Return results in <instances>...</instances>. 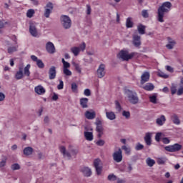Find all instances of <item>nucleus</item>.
<instances>
[{
  "mask_svg": "<svg viewBox=\"0 0 183 183\" xmlns=\"http://www.w3.org/2000/svg\"><path fill=\"white\" fill-rule=\"evenodd\" d=\"M146 28L147 27L145 26H144L142 24H139L137 26V31H138L139 34L140 35H144Z\"/></svg>",
  "mask_w": 183,
  "mask_h": 183,
  "instance_id": "26",
  "label": "nucleus"
},
{
  "mask_svg": "<svg viewBox=\"0 0 183 183\" xmlns=\"http://www.w3.org/2000/svg\"><path fill=\"white\" fill-rule=\"evenodd\" d=\"M164 149L165 151H167V152H178V151H181L182 149V145L176 143L173 145L166 146Z\"/></svg>",
  "mask_w": 183,
  "mask_h": 183,
  "instance_id": "9",
  "label": "nucleus"
},
{
  "mask_svg": "<svg viewBox=\"0 0 183 183\" xmlns=\"http://www.w3.org/2000/svg\"><path fill=\"white\" fill-rule=\"evenodd\" d=\"M137 53L132 52L129 54V51L128 49H122L118 54L119 58L122 59V61H129V59H132L133 57L137 55Z\"/></svg>",
  "mask_w": 183,
  "mask_h": 183,
  "instance_id": "4",
  "label": "nucleus"
},
{
  "mask_svg": "<svg viewBox=\"0 0 183 183\" xmlns=\"http://www.w3.org/2000/svg\"><path fill=\"white\" fill-rule=\"evenodd\" d=\"M84 97H91V90L89 89H86L84 91Z\"/></svg>",
  "mask_w": 183,
  "mask_h": 183,
  "instance_id": "51",
  "label": "nucleus"
},
{
  "mask_svg": "<svg viewBox=\"0 0 183 183\" xmlns=\"http://www.w3.org/2000/svg\"><path fill=\"white\" fill-rule=\"evenodd\" d=\"M60 152H61V154H63L64 158H66L67 159H71V157H75V155L78 154V149L70 147L69 152H66L65 147L61 146L60 147Z\"/></svg>",
  "mask_w": 183,
  "mask_h": 183,
  "instance_id": "3",
  "label": "nucleus"
},
{
  "mask_svg": "<svg viewBox=\"0 0 183 183\" xmlns=\"http://www.w3.org/2000/svg\"><path fill=\"white\" fill-rule=\"evenodd\" d=\"M84 138L86 139V141H93L94 134L91 132H84Z\"/></svg>",
  "mask_w": 183,
  "mask_h": 183,
  "instance_id": "24",
  "label": "nucleus"
},
{
  "mask_svg": "<svg viewBox=\"0 0 183 183\" xmlns=\"http://www.w3.org/2000/svg\"><path fill=\"white\" fill-rule=\"evenodd\" d=\"M88 101L89 99L86 97H83L80 99L79 102L81 108H88Z\"/></svg>",
  "mask_w": 183,
  "mask_h": 183,
  "instance_id": "23",
  "label": "nucleus"
},
{
  "mask_svg": "<svg viewBox=\"0 0 183 183\" xmlns=\"http://www.w3.org/2000/svg\"><path fill=\"white\" fill-rule=\"evenodd\" d=\"M34 92L37 95H44L45 94L46 91L44 86L42 85H38L34 88Z\"/></svg>",
  "mask_w": 183,
  "mask_h": 183,
  "instance_id": "19",
  "label": "nucleus"
},
{
  "mask_svg": "<svg viewBox=\"0 0 183 183\" xmlns=\"http://www.w3.org/2000/svg\"><path fill=\"white\" fill-rule=\"evenodd\" d=\"M122 115L126 118V119H129V118H131V113L128 111L124 110L122 112Z\"/></svg>",
  "mask_w": 183,
  "mask_h": 183,
  "instance_id": "38",
  "label": "nucleus"
},
{
  "mask_svg": "<svg viewBox=\"0 0 183 183\" xmlns=\"http://www.w3.org/2000/svg\"><path fill=\"white\" fill-rule=\"evenodd\" d=\"M125 95L130 104H132L133 105H137L138 102H139V97H138V94L137 92L127 89L125 91Z\"/></svg>",
  "mask_w": 183,
  "mask_h": 183,
  "instance_id": "2",
  "label": "nucleus"
},
{
  "mask_svg": "<svg viewBox=\"0 0 183 183\" xmlns=\"http://www.w3.org/2000/svg\"><path fill=\"white\" fill-rule=\"evenodd\" d=\"M35 14V10L31 9H29L26 12V16L27 18H32L34 16V14Z\"/></svg>",
  "mask_w": 183,
  "mask_h": 183,
  "instance_id": "35",
  "label": "nucleus"
},
{
  "mask_svg": "<svg viewBox=\"0 0 183 183\" xmlns=\"http://www.w3.org/2000/svg\"><path fill=\"white\" fill-rule=\"evenodd\" d=\"M149 101L152 102V104H157V94L150 95Z\"/></svg>",
  "mask_w": 183,
  "mask_h": 183,
  "instance_id": "41",
  "label": "nucleus"
},
{
  "mask_svg": "<svg viewBox=\"0 0 183 183\" xmlns=\"http://www.w3.org/2000/svg\"><path fill=\"white\" fill-rule=\"evenodd\" d=\"M177 94L179 96L183 94V85H180V87L177 90Z\"/></svg>",
  "mask_w": 183,
  "mask_h": 183,
  "instance_id": "54",
  "label": "nucleus"
},
{
  "mask_svg": "<svg viewBox=\"0 0 183 183\" xmlns=\"http://www.w3.org/2000/svg\"><path fill=\"white\" fill-rule=\"evenodd\" d=\"M60 22L64 29H69L72 26V20L69 16L61 15L60 16Z\"/></svg>",
  "mask_w": 183,
  "mask_h": 183,
  "instance_id": "5",
  "label": "nucleus"
},
{
  "mask_svg": "<svg viewBox=\"0 0 183 183\" xmlns=\"http://www.w3.org/2000/svg\"><path fill=\"white\" fill-rule=\"evenodd\" d=\"M61 62L63 64V69H67L71 68V64L69 62L65 61L64 59H61Z\"/></svg>",
  "mask_w": 183,
  "mask_h": 183,
  "instance_id": "31",
  "label": "nucleus"
},
{
  "mask_svg": "<svg viewBox=\"0 0 183 183\" xmlns=\"http://www.w3.org/2000/svg\"><path fill=\"white\" fill-rule=\"evenodd\" d=\"M71 91L76 94L78 92V85L76 83L74 82L71 84Z\"/></svg>",
  "mask_w": 183,
  "mask_h": 183,
  "instance_id": "37",
  "label": "nucleus"
},
{
  "mask_svg": "<svg viewBox=\"0 0 183 183\" xmlns=\"http://www.w3.org/2000/svg\"><path fill=\"white\" fill-rule=\"evenodd\" d=\"M126 26L127 28H132V26H134V22H132V19L131 17L127 19Z\"/></svg>",
  "mask_w": 183,
  "mask_h": 183,
  "instance_id": "29",
  "label": "nucleus"
},
{
  "mask_svg": "<svg viewBox=\"0 0 183 183\" xmlns=\"http://www.w3.org/2000/svg\"><path fill=\"white\" fill-rule=\"evenodd\" d=\"M18 51V46H10L8 48L9 54H13V52H16Z\"/></svg>",
  "mask_w": 183,
  "mask_h": 183,
  "instance_id": "34",
  "label": "nucleus"
},
{
  "mask_svg": "<svg viewBox=\"0 0 183 183\" xmlns=\"http://www.w3.org/2000/svg\"><path fill=\"white\" fill-rule=\"evenodd\" d=\"M73 65L78 74H82V68H81V66L76 63H73Z\"/></svg>",
  "mask_w": 183,
  "mask_h": 183,
  "instance_id": "33",
  "label": "nucleus"
},
{
  "mask_svg": "<svg viewBox=\"0 0 183 183\" xmlns=\"http://www.w3.org/2000/svg\"><path fill=\"white\" fill-rule=\"evenodd\" d=\"M84 117L86 119H95V117H97V113H95V111L94 110L86 111Z\"/></svg>",
  "mask_w": 183,
  "mask_h": 183,
  "instance_id": "17",
  "label": "nucleus"
},
{
  "mask_svg": "<svg viewBox=\"0 0 183 183\" xmlns=\"http://www.w3.org/2000/svg\"><path fill=\"white\" fill-rule=\"evenodd\" d=\"M165 121H167L165 116L161 115V125H164V124H165Z\"/></svg>",
  "mask_w": 183,
  "mask_h": 183,
  "instance_id": "61",
  "label": "nucleus"
},
{
  "mask_svg": "<svg viewBox=\"0 0 183 183\" xmlns=\"http://www.w3.org/2000/svg\"><path fill=\"white\" fill-rule=\"evenodd\" d=\"M63 74L66 75V76H71V75H72V71L69 69H63Z\"/></svg>",
  "mask_w": 183,
  "mask_h": 183,
  "instance_id": "39",
  "label": "nucleus"
},
{
  "mask_svg": "<svg viewBox=\"0 0 183 183\" xmlns=\"http://www.w3.org/2000/svg\"><path fill=\"white\" fill-rule=\"evenodd\" d=\"M56 77V68L52 66L49 70V79H55Z\"/></svg>",
  "mask_w": 183,
  "mask_h": 183,
  "instance_id": "16",
  "label": "nucleus"
},
{
  "mask_svg": "<svg viewBox=\"0 0 183 183\" xmlns=\"http://www.w3.org/2000/svg\"><path fill=\"white\" fill-rule=\"evenodd\" d=\"M46 51L48 52V54H55L56 52V50L55 49V45H54V43L49 41L46 44Z\"/></svg>",
  "mask_w": 183,
  "mask_h": 183,
  "instance_id": "13",
  "label": "nucleus"
},
{
  "mask_svg": "<svg viewBox=\"0 0 183 183\" xmlns=\"http://www.w3.org/2000/svg\"><path fill=\"white\" fill-rule=\"evenodd\" d=\"M166 69L171 74L174 73V68H172L171 66H166Z\"/></svg>",
  "mask_w": 183,
  "mask_h": 183,
  "instance_id": "59",
  "label": "nucleus"
},
{
  "mask_svg": "<svg viewBox=\"0 0 183 183\" xmlns=\"http://www.w3.org/2000/svg\"><path fill=\"white\" fill-rule=\"evenodd\" d=\"M146 164L147 167H152L155 165V160L151 159V157H148L147 159H146Z\"/></svg>",
  "mask_w": 183,
  "mask_h": 183,
  "instance_id": "28",
  "label": "nucleus"
},
{
  "mask_svg": "<svg viewBox=\"0 0 183 183\" xmlns=\"http://www.w3.org/2000/svg\"><path fill=\"white\" fill-rule=\"evenodd\" d=\"M7 159H8L6 157H4V159H2V160L0 162V168H4V167L6 165Z\"/></svg>",
  "mask_w": 183,
  "mask_h": 183,
  "instance_id": "44",
  "label": "nucleus"
},
{
  "mask_svg": "<svg viewBox=\"0 0 183 183\" xmlns=\"http://www.w3.org/2000/svg\"><path fill=\"white\" fill-rule=\"evenodd\" d=\"M115 108L118 112H121V111H122V107L118 101L115 102Z\"/></svg>",
  "mask_w": 183,
  "mask_h": 183,
  "instance_id": "43",
  "label": "nucleus"
},
{
  "mask_svg": "<svg viewBox=\"0 0 183 183\" xmlns=\"http://www.w3.org/2000/svg\"><path fill=\"white\" fill-rule=\"evenodd\" d=\"M148 81H149V73L146 71L141 76V84H144Z\"/></svg>",
  "mask_w": 183,
  "mask_h": 183,
  "instance_id": "21",
  "label": "nucleus"
},
{
  "mask_svg": "<svg viewBox=\"0 0 183 183\" xmlns=\"http://www.w3.org/2000/svg\"><path fill=\"white\" fill-rule=\"evenodd\" d=\"M81 172H82L83 175L84 177H90L91 175H92V171L91 170V169L89 167H83L81 169Z\"/></svg>",
  "mask_w": 183,
  "mask_h": 183,
  "instance_id": "20",
  "label": "nucleus"
},
{
  "mask_svg": "<svg viewBox=\"0 0 183 183\" xmlns=\"http://www.w3.org/2000/svg\"><path fill=\"white\" fill-rule=\"evenodd\" d=\"M86 48V44L85 42H82L79 44V46H73L71 48V52H72L73 55L74 56H78L79 55V52H84L85 51V49Z\"/></svg>",
  "mask_w": 183,
  "mask_h": 183,
  "instance_id": "7",
  "label": "nucleus"
},
{
  "mask_svg": "<svg viewBox=\"0 0 183 183\" xmlns=\"http://www.w3.org/2000/svg\"><path fill=\"white\" fill-rule=\"evenodd\" d=\"M11 168L13 171H17L18 169H21V166L19 164L15 163L11 165Z\"/></svg>",
  "mask_w": 183,
  "mask_h": 183,
  "instance_id": "40",
  "label": "nucleus"
},
{
  "mask_svg": "<svg viewBox=\"0 0 183 183\" xmlns=\"http://www.w3.org/2000/svg\"><path fill=\"white\" fill-rule=\"evenodd\" d=\"M142 15L143 18H149V14L148 13V10H142Z\"/></svg>",
  "mask_w": 183,
  "mask_h": 183,
  "instance_id": "49",
  "label": "nucleus"
},
{
  "mask_svg": "<svg viewBox=\"0 0 183 183\" xmlns=\"http://www.w3.org/2000/svg\"><path fill=\"white\" fill-rule=\"evenodd\" d=\"M106 118L109 119V121H114L117 119V115H115L114 112H106Z\"/></svg>",
  "mask_w": 183,
  "mask_h": 183,
  "instance_id": "22",
  "label": "nucleus"
},
{
  "mask_svg": "<svg viewBox=\"0 0 183 183\" xmlns=\"http://www.w3.org/2000/svg\"><path fill=\"white\" fill-rule=\"evenodd\" d=\"M175 45H177V43H168L166 45V48H167V49H173Z\"/></svg>",
  "mask_w": 183,
  "mask_h": 183,
  "instance_id": "45",
  "label": "nucleus"
},
{
  "mask_svg": "<svg viewBox=\"0 0 183 183\" xmlns=\"http://www.w3.org/2000/svg\"><path fill=\"white\" fill-rule=\"evenodd\" d=\"M155 139L157 142H159V141L161 140V132H158L156 134Z\"/></svg>",
  "mask_w": 183,
  "mask_h": 183,
  "instance_id": "57",
  "label": "nucleus"
},
{
  "mask_svg": "<svg viewBox=\"0 0 183 183\" xmlns=\"http://www.w3.org/2000/svg\"><path fill=\"white\" fill-rule=\"evenodd\" d=\"M161 137H162V141L163 144H169L171 142V140H169L167 137H162V133H161Z\"/></svg>",
  "mask_w": 183,
  "mask_h": 183,
  "instance_id": "46",
  "label": "nucleus"
},
{
  "mask_svg": "<svg viewBox=\"0 0 183 183\" xmlns=\"http://www.w3.org/2000/svg\"><path fill=\"white\" fill-rule=\"evenodd\" d=\"M34 152V149L31 147H28L24 148V154L26 156L32 155V153Z\"/></svg>",
  "mask_w": 183,
  "mask_h": 183,
  "instance_id": "27",
  "label": "nucleus"
},
{
  "mask_svg": "<svg viewBox=\"0 0 183 183\" xmlns=\"http://www.w3.org/2000/svg\"><path fill=\"white\" fill-rule=\"evenodd\" d=\"M122 149L124 151L126 155H131V147L128 146L123 145L122 146Z\"/></svg>",
  "mask_w": 183,
  "mask_h": 183,
  "instance_id": "30",
  "label": "nucleus"
},
{
  "mask_svg": "<svg viewBox=\"0 0 183 183\" xmlns=\"http://www.w3.org/2000/svg\"><path fill=\"white\" fill-rule=\"evenodd\" d=\"M29 32L31 36H34V38H39V33L36 29V24L31 23L29 26Z\"/></svg>",
  "mask_w": 183,
  "mask_h": 183,
  "instance_id": "10",
  "label": "nucleus"
},
{
  "mask_svg": "<svg viewBox=\"0 0 183 183\" xmlns=\"http://www.w3.org/2000/svg\"><path fill=\"white\" fill-rule=\"evenodd\" d=\"M94 167L96 169V172L98 175H101L102 172V165H101V159H96L94 161Z\"/></svg>",
  "mask_w": 183,
  "mask_h": 183,
  "instance_id": "11",
  "label": "nucleus"
},
{
  "mask_svg": "<svg viewBox=\"0 0 183 183\" xmlns=\"http://www.w3.org/2000/svg\"><path fill=\"white\" fill-rule=\"evenodd\" d=\"M153 132H147L144 136V141L147 145L150 146L152 144V135Z\"/></svg>",
  "mask_w": 183,
  "mask_h": 183,
  "instance_id": "15",
  "label": "nucleus"
},
{
  "mask_svg": "<svg viewBox=\"0 0 183 183\" xmlns=\"http://www.w3.org/2000/svg\"><path fill=\"white\" fill-rule=\"evenodd\" d=\"M31 59H32L34 61V62H36L39 60L38 59V57H36V56H35V55H31Z\"/></svg>",
  "mask_w": 183,
  "mask_h": 183,
  "instance_id": "64",
  "label": "nucleus"
},
{
  "mask_svg": "<svg viewBox=\"0 0 183 183\" xmlns=\"http://www.w3.org/2000/svg\"><path fill=\"white\" fill-rule=\"evenodd\" d=\"M36 62V65H37L38 68H40L41 69H42L43 68H45V64H44L42 60L39 59Z\"/></svg>",
  "mask_w": 183,
  "mask_h": 183,
  "instance_id": "36",
  "label": "nucleus"
},
{
  "mask_svg": "<svg viewBox=\"0 0 183 183\" xmlns=\"http://www.w3.org/2000/svg\"><path fill=\"white\" fill-rule=\"evenodd\" d=\"M5 99V94L2 92H0V102H2Z\"/></svg>",
  "mask_w": 183,
  "mask_h": 183,
  "instance_id": "63",
  "label": "nucleus"
},
{
  "mask_svg": "<svg viewBox=\"0 0 183 183\" xmlns=\"http://www.w3.org/2000/svg\"><path fill=\"white\" fill-rule=\"evenodd\" d=\"M107 178L109 181H117V176L114 174H109Z\"/></svg>",
  "mask_w": 183,
  "mask_h": 183,
  "instance_id": "48",
  "label": "nucleus"
},
{
  "mask_svg": "<svg viewBox=\"0 0 183 183\" xmlns=\"http://www.w3.org/2000/svg\"><path fill=\"white\" fill-rule=\"evenodd\" d=\"M158 17H157V20L159 21V22H161V6H159L158 8Z\"/></svg>",
  "mask_w": 183,
  "mask_h": 183,
  "instance_id": "58",
  "label": "nucleus"
},
{
  "mask_svg": "<svg viewBox=\"0 0 183 183\" xmlns=\"http://www.w3.org/2000/svg\"><path fill=\"white\" fill-rule=\"evenodd\" d=\"M57 89L59 90L64 89V81L62 80H59V84L57 85Z\"/></svg>",
  "mask_w": 183,
  "mask_h": 183,
  "instance_id": "53",
  "label": "nucleus"
},
{
  "mask_svg": "<svg viewBox=\"0 0 183 183\" xmlns=\"http://www.w3.org/2000/svg\"><path fill=\"white\" fill-rule=\"evenodd\" d=\"M171 119L174 124L176 125H179L181 124V121L179 120V118L178 117V115L173 114L171 117Z\"/></svg>",
  "mask_w": 183,
  "mask_h": 183,
  "instance_id": "25",
  "label": "nucleus"
},
{
  "mask_svg": "<svg viewBox=\"0 0 183 183\" xmlns=\"http://www.w3.org/2000/svg\"><path fill=\"white\" fill-rule=\"evenodd\" d=\"M171 92L172 95H174V94H177V86L172 85L171 87Z\"/></svg>",
  "mask_w": 183,
  "mask_h": 183,
  "instance_id": "56",
  "label": "nucleus"
},
{
  "mask_svg": "<svg viewBox=\"0 0 183 183\" xmlns=\"http://www.w3.org/2000/svg\"><path fill=\"white\" fill-rule=\"evenodd\" d=\"M97 76L98 78H104L105 76V65L100 64L97 69Z\"/></svg>",
  "mask_w": 183,
  "mask_h": 183,
  "instance_id": "14",
  "label": "nucleus"
},
{
  "mask_svg": "<svg viewBox=\"0 0 183 183\" xmlns=\"http://www.w3.org/2000/svg\"><path fill=\"white\" fill-rule=\"evenodd\" d=\"M96 131L98 133L97 134L98 138H102V136L104 135V127H102V125L97 123Z\"/></svg>",
  "mask_w": 183,
  "mask_h": 183,
  "instance_id": "18",
  "label": "nucleus"
},
{
  "mask_svg": "<svg viewBox=\"0 0 183 183\" xmlns=\"http://www.w3.org/2000/svg\"><path fill=\"white\" fill-rule=\"evenodd\" d=\"M172 8V4L169 1L164 2L161 6V22H164V13L169 12Z\"/></svg>",
  "mask_w": 183,
  "mask_h": 183,
  "instance_id": "6",
  "label": "nucleus"
},
{
  "mask_svg": "<svg viewBox=\"0 0 183 183\" xmlns=\"http://www.w3.org/2000/svg\"><path fill=\"white\" fill-rule=\"evenodd\" d=\"M96 144L98 145V147H104V145H105V141L99 139L96 142Z\"/></svg>",
  "mask_w": 183,
  "mask_h": 183,
  "instance_id": "50",
  "label": "nucleus"
},
{
  "mask_svg": "<svg viewBox=\"0 0 183 183\" xmlns=\"http://www.w3.org/2000/svg\"><path fill=\"white\" fill-rule=\"evenodd\" d=\"M146 91H152L154 89V85L151 83H147L143 86Z\"/></svg>",
  "mask_w": 183,
  "mask_h": 183,
  "instance_id": "32",
  "label": "nucleus"
},
{
  "mask_svg": "<svg viewBox=\"0 0 183 183\" xmlns=\"http://www.w3.org/2000/svg\"><path fill=\"white\" fill-rule=\"evenodd\" d=\"M51 99L53 101H58V94H56V93H54Z\"/></svg>",
  "mask_w": 183,
  "mask_h": 183,
  "instance_id": "62",
  "label": "nucleus"
},
{
  "mask_svg": "<svg viewBox=\"0 0 183 183\" xmlns=\"http://www.w3.org/2000/svg\"><path fill=\"white\" fill-rule=\"evenodd\" d=\"M45 9H49V11H52L54 10V4L51 2L47 3L45 6Z\"/></svg>",
  "mask_w": 183,
  "mask_h": 183,
  "instance_id": "42",
  "label": "nucleus"
},
{
  "mask_svg": "<svg viewBox=\"0 0 183 183\" xmlns=\"http://www.w3.org/2000/svg\"><path fill=\"white\" fill-rule=\"evenodd\" d=\"M144 149V145L141 144L140 143H138L135 147L136 151H141V149Z\"/></svg>",
  "mask_w": 183,
  "mask_h": 183,
  "instance_id": "52",
  "label": "nucleus"
},
{
  "mask_svg": "<svg viewBox=\"0 0 183 183\" xmlns=\"http://www.w3.org/2000/svg\"><path fill=\"white\" fill-rule=\"evenodd\" d=\"M51 13H52V11L45 9L44 10L45 18H49V16L51 15Z\"/></svg>",
  "mask_w": 183,
  "mask_h": 183,
  "instance_id": "47",
  "label": "nucleus"
},
{
  "mask_svg": "<svg viewBox=\"0 0 183 183\" xmlns=\"http://www.w3.org/2000/svg\"><path fill=\"white\" fill-rule=\"evenodd\" d=\"M92 9H91V6L89 4L86 5V14L87 15H91V12H92Z\"/></svg>",
  "mask_w": 183,
  "mask_h": 183,
  "instance_id": "55",
  "label": "nucleus"
},
{
  "mask_svg": "<svg viewBox=\"0 0 183 183\" xmlns=\"http://www.w3.org/2000/svg\"><path fill=\"white\" fill-rule=\"evenodd\" d=\"M29 69H31V64H27L24 68V64L20 65L19 66V71H17L15 74L16 79H22V78H24V75H25V76H29L31 75Z\"/></svg>",
  "mask_w": 183,
  "mask_h": 183,
  "instance_id": "1",
  "label": "nucleus"
},
{
  "mask_svg": "<svg viewBox=\"0 0 183 183\" xmlns=\"http://www.w3.org/2000/svg\"><path fill=\"white\" fill-rule=\"evenodd\" d=\"M161 78H164V79H168V78H169V75L164 72H161Z\"/></svg>",
  "mask_w": 183,
  "mask_h": 183,
  "instance_id": "60",
  "label": "nucleus"
},
{
  "mask_svg": "<svg viewBox=\"0 0 183 183\" xmlns=\"http://www.w3.org/2000/svg\"><path fill=\"white\" fill-rule=\"evenodd\" d=\"M133 44L136 46V48H139L141 46V36L138 35V34H134L132 36Z\"/></svg>",
  "mask_w": 183,
  "mask_h": 183,
  "instance_id": "12",
  "label": "nucleus"
},
{
  "mask_svg": "<svg viewBox=\"0 0 183 183\" xmlns=\"http://www.w3.org/2000/svg\"><path fill=\"white\" fill-rule=\"evenodd\" d=\"M112 158L114 162H117L118 164H119V162H122V149L119 147L117 148V149H115L112 154Z\"/></svg>",
  "mask_w": 183,
  "mask_h": 183,
  "instance_id": "8",
  "label": "nucleus"
}]
</instances>
